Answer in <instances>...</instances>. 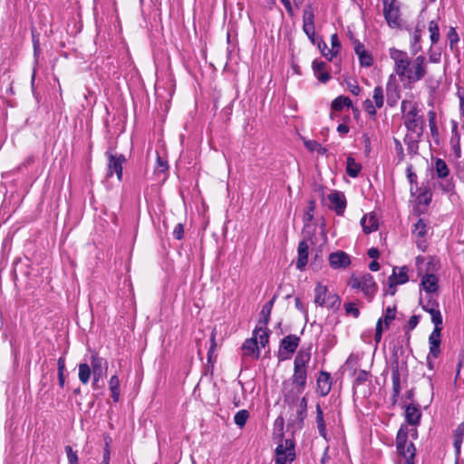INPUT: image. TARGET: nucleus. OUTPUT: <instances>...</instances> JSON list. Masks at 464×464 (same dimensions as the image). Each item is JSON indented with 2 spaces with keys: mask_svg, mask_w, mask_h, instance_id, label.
<instances>
[{
  "mask_svg": "<svg viewBox=\"0 0 464 464\" xmlns=\"http://www.w3.org/2000/svg\"><path fill=\"white\" fill-rule=\"evenodd\" d=\"M285 419L278 416L274 421V440H278V445L275 450L276 464H286L295 459V443L293 439H284Z\"/></svg>",
  "mask_w": 464,
  "mask_h": 464,
  "instance_id": "obj_1",
  "label": "nucleus"
},
{
  "mask_svg": "<svg viewBox=\"0 0 464 464\" xmlns=\"http://www.w3.org/2000/svg\"><path fill=\"white\" fill-rule=\"evenodd\" d=\"M409 428L401 424L396 435L397 454L403 458L405 464H414L416 448L412 441H408Z\"/></svg>",
  "mask_w": 464,
  "mask_h": 464,
  "instance_id": "obj_2",
  "label": "nucleus"
},
{
  "mask_svg": "<svg viewBox=\"0 0 464 464\" xmlns=\"http://www.w3.org/2000/svg\"><path fill=\"white\" fill-rule=\"evenodd\" d=\"M402 365H400V361L398 357V353L396 351L392 353V364H391V370H392V395H391V402L392 405H395L398 402L401 391V371H405V375L408 374V367L407 362H402Z\"/></svg>",
  "mask_w": 464,
  "mask_h": 464,
  "instance_id": "obj_3",
  "label": "nucleus"
},
{
  "mask_svg": "<svg viewBox=\"0 0 464 464\" xmlns=\"http://www.w3.org/2000/svg\"><path fill=\"white\" fill-rule=\"evenodd\" d=\"M308 400L306 396L301 398L295 419H289L287 430L294 435L296 431L303 430L304 420L307 417Z\"/></svg>",
  "mask_w": 464,
  "mask_h": 464,
  "instance_id": "obj_4",
  "label": "nucleus"
},
{
  "mask_svg": "<svg viewBox=\"0 0 464 464\" xmlns=\"http://www.w3.org/2000/svg\"><path fill=\"white\" fill-rule=\"evenodd\" d=\"M383 15L392 28L401 27L400 3L397 0H383Z\"/></svg>",
  "mask_w": 464,
  "mask_h": 464,
  "instance_id": "obj_5",
  "label": "nucleus"
},
{
  "mask_svg": "<svg viewBox=\"0 0 464 464\" xmlns=\"http://www.w3.org/2000/svg\"><path fill=\"white\" fill-rule=\"evenodd\" d=\"M106 156L108 160L106 177L111 178L115 173L117 179L121 181L123 178L122 166L127 160L125 156L123 154H114L111 151H106Z\"/></svg>",
  "mask_w": 464,
  "mask_h": 464,
  "instance_id": "obj_6",
  "label": "nucleus"
},
{
  "mask_svg": "<svg viewBox=\"0 0 464 464\" xmlns=\"http://www.w3.org/2000/svg\"><path fill=\"white\" fill-rule=\"evenodd\" d=\"M300 337L295 334H288L284 337L279 344L278 357L280 360L289 358V355L295 353L300 343Z\"/></svg>",
  "mask_w": 464,
  "mask_h": 464,
  "instance_id": "obj_7",
  "label": "nucleus"
},
{
  "mask_svg": "<svg viewBox=\"0 0 464 464\" xmlns=\"http://www.w3.org/2000/svg\"><path fill=\"white\" fill-rule=\"evenodd\" d=\"M290 387H295L297 392H303L306 387L307 382V369H301L294 367L293 375L285 380L282 383H289Z\"/></svg>",
  "mask_w": 464,
  "mask_h": 464,
  "instance_id": "obj_8",
  "label": "nucleus"
},
{
  "mask_svg": "<svg viewBox=\"0 0 464 464\" xmlns=\"http://www.w3.org/2000/svg\"><path fill=\"white\" fill-rule=\"evenodd\" d=\"M90 363L93 377L103 378L106 376L108 371L106 359L100 357L96 352H93L90 358Z\"/></svg>",
  "mask_w": 464,
  "mask_h": 464,
  "instance_id": "obj_9",
  "label": "nucleus"
},
{
  "mask_svg": "<svg viewBox=\"0 0 464 464\" xmlns=\"http://www.w3.org/2000/svg\"><path fill=\"white\" fill-rule=\"evenodd\" d=\"M359 290H361L364 296L368 299V301H372L373 296L375 295L378 285L375 283L373 276L366 273L361 276V284Z\"/></svg>",
  "mask_w": 464,
  "mask_h": 464,
  "instance_id": "obj_10",
  "label": "nucleus"
},
{
  "mask_svg": "<svg viewBox=\"0 0 464 464\" xmlns=\"http://www.w3.org/2000/svg\"><path fill=\"white\" fill-rule=\"evenodd\" d=\"M421 410L419 404L410 403L405 406L404 418L406 425L418 427L420 424Z\"/></svg>",
  "mask_w": 464,
  "mask_h": 464,
  "instance_id": "obj_11",
  "label": "nucleus"
},
{
  "mask_svg": "<svg viewBox=\"0 0 464 464\" xmlns=\"http://www.w3.org/2000/svg\"><path fill=\"white\" fill-rule=\"evenodd\" d=\"M397 267H393L392 274L388 278V285L390 288H393L392 291L390 292L391 295H394L396 293V286L399 285H403L409 281V276L407 275L408 268L407 266H401L399 268V273H396Z\"/></svg>",
  "mask_w": 464,
  "mask_h": 464,
  "instance_id": "obj_12",
  "label": "nucleus"
},
{
  "mask_svg": "<svg viewBox=\"0 0 464 464\" xmlns=\"http://www.w3.org/2000/svg\"><path fill=\"white\" fill-rule=\"evenodd\" d=\"M413 72H409L407 79L410 83L420 81L426 74L425 57L419 55L414 59Z\"/></svg>",
  "mask_w": 464,
  "mask_h": 464,
  "instance_id": "obj_13",
  "label": "nucleus"
},
{
  "mask_svg": "<svg viewBox=\"0 0 464 464\" xmlns=\"http://www.w3.org/2000/svg\"><path fill=\"white\" fill-rule=\"evenodd\" d=\"M329 264L334 269L346 268L351 264V258L347 253L340 250L329 255Z\"/></svg>",
  "mask_w": 464,
  "mask_h": 464,
  "instance_id": "obj_14",
  "label": "nucleus"
},
{
  "mask_svg": "<svg viewBox=\"0 0 464 464\" xmlns=\"http://www.w3.org/2000/svg\"><path fill=\"white\" fill-rule=\"evenodd\" d=\"M328 199L333 205V209L335 211L336 215H343L347 206L344 194L341 191L335 190L328 195Z\"/></svg>",
  "mask_w": 464,
  "mask_h": 464,
  "instance_id": "obj_15",
  "label": "nucleus"
},
{
  "mask_svg": "<svg viewBox=\"0 0 464 464\" xmlns=\"http://www.w3.org/2000/svg\"><path fill=\"white\" fill-rule=\"evenodd\" d=\"M331 375L329 372L321 371L316 381V392L322 396H326L331 391Z\"/></svg>",
  "mask_w": 464,
  "mask_h": 464,
  "instance_id": "obj_16",
  "label": "nucleus"
},
{
  "mask_svg": "<svg viewBox=\"0 0 464 464\" xmlns=\"http://www.w3.org/2000/svg\"><path fill=\"white\" fill-rule=\"evenodd\" d=\"M386 95H387V104L390 107H394L400 99V92L398 91V86L395 83V77L393 74H391L386 84Z\"/></svg>",
  "mask_w": 464,
  "mask_h": 464,
  "instance_id": "obj_17",
  "label": "nucleus"
},
{
  "mask_svg": "<svg viewBox=\"0 0 464 464\" xmlns=\"http://www.w3.org/2000/svg\"><path fill=\"white\" fill-rule=\"evenodd\" d=\"M353 48L359 57L361 66L370 67L372 65V56L365 50L363 44L360 41H353Z\"/></svg>",
  "mask_w": 464,
  "mask_h": 464,
  "instance_id": "obj_18",
  "label": "nucleus"
},
{
  "mask_svg": "<svg viewBox=\"0 0 464 464\" xmlns=\"http://www.w3.org/2000/svg\"><path fill=\"white\" fill-rule=\"evenodd\" d=\"M313 28H314V13L312 4L305 5L303 14V30L305 34H313Z\"/></svg>",
  "mask_w": 464,
  "mask_h": 464,
  "instance_id": "obj_19",
  "label": "nucleus"
},
{
  "mask_svg": "<svg viewBox=\"0 0 464 464\" xmlns=\"http://www.w3.org/2000/svg\"><path fill=\"white\" fill-rule=\"evenodd\" d=\"M464 439V422L459 424L453 431V447L455 450V464H459L461 453V445Z\"/></svg>",
  "mask_w": 464,
  "mask_h": 464,
  "instance_id": "obj_20",
  "label": "nucleus"
},
{
  "mask_svg": "<svg viewBox=\"0 0 464 464\" xmlns=\"http://www.w3.org/2000/svg\"><path fill=\"white\" fill-rule=\"evenodd\" d=\"M282 395L284 399V402L287 404L290 408L297 402L298 396L301 392H297V390L295 387H290L289 383H282Z\"/></svg>",
  "mask_w": 464,
  "mask_h": 464,
  "instance_id": "obj_21",
  "label": "nucleus"
},
{
  "mask_svg": "<svg viewBox=\"0 0 464 464\" xmlns=\"http://www.w3.org/2000/svg\"><path fill=\"white\" fill-rule=\"evenodd\" d=\"M242 350L244 355L252 356L254 359H259L260 357V349L257 345V337L253 336L251 338H247L242 344Z\"/></svg>",
  "mask_w": 464,
  "mask_h": 464,
  "instance_id": "obj_22",
  "label": "nucleus"
},
{
  "mask_svg": "<svg viewBox=\"0 0 464 464\" xmlns=\"http://www.w3.org/2000/svg\"><path fill=\"white\" fill-rule=\"evenodd\" d=\"M325 67L326 63L323 61H318L317 59H315L312 63L314 74L316 77V79L322 83H326L331 78L329 72L325 71Z\"/></svg>",
  "mask_w": 464,
  "mask_h": 464,
  "instance_id": "obj_23",
  "label": "nucleus"
},
{
  "mask_svg": "<svg viewBox=\"0 0 464 464\" xmlns=\"http://www.w3.org/2000/svg\"><path fill=\"white\" fill-rule=\"evenodd\" d=\"M311 349L312 344L310 343L308 347H303L298 351L294 361V367L307 369V364L311 360Z\"/></svg>",
  "mask_w": 464,
  "mask_h": 464,
  "instance_id": "obj_24",
  "label": "nucleus"
},
{
  "mask_svg": "<svg viewBox=\"0 0 464 464\" xmlns=\"http://www.w3.org/2000/svg\"><path fill=\"white\" fill-rule=\"evenodd\" d=\"M297 252L298 257L295 266L298 270L303 271L307 265L309 255V246L305 240L299 243Z\"/></svg>",
  "mask_w": 464,
  "mask_h": 464,
  "instance_id": "obj_25",
  "label": "nucleus"
},
{
  "mask_svg": "<svg viewBox=\"0 0 464 464\" xmlns=\"http://www.w3.org/2000/svg\"><path fill=\"white\" fill-rule=\"evenodd\" d=\"M420 285L429 294L438 292L439 278L434 274H426L421 278Z\"/></svg>",
  "mask_w": 464,
  "mask_h": 464,
  "instance_id": "obj_26",
  "label": "nucleus"
},
{
  "mask_svg": "<svg viewBox=\"0 0 464 464\" xmlns=\"http://www.w3.org/2000/svg\"><path fill=\"white\" fill-rule=\"evenodd\" d=\"M277 298V295L275 294L274 296L264 304L262 307V310L260 312V319L258 321L259 324L264 325L265 327L267 326L269 320H270V314L272 308L274 306V304Z\"/></svg>",
  "mask_w": 464,
  "mask_h": 464,
  "instance_id": "obj_27",
  "label": "nucleus"
},
{
  "mask_svg": "<svg viewBox=\"0 0 464 464\" xmlns=\"http://www.w3.org/2000/svg\"><path fill=\"white\" fill-rule=\"evenodd\" d=\"M361 225L365 234H370L379 228V222L374 214H371L369 217L363 216L361 219Z\"/></svg>",
  "mask_w": 464,
  "mask_h": 464,
  "instance_id": "obj_28",
  "label": "nucleus"
},
{
  "mask_svg": "<svg viewBox=\"0 0 464 464\" xmlns=\"http://www.w3.org/2000/svg\"><path fill=\"white\" fill-rule=\"evenodd\" d=\"M404 125L408 131L416 134L417 138H420L423 134V118L405 120Z\"/></svg>",
  "mask_w": 464,
  "mask_h": 464,
  "instance_id": "obj_29",
  "label": "nucleus"
},
{
  "mask_svg": "<svg viewBox=\"0 0 464 464\" xmlns=\"http://www.w3.org/2000/svg\"><path fill=\"white\" fill-rule=\"evenodd\" d=\"M315 209V200L310 199L308 201L307 208L304 213L303 220L304 222L303 233H310L309 229L311 228L310 222L314 219V212Z\"/></svg>",
  "mask_w": 464,
  "mask_h": 464,
  "instance_id": "obj_30",
  "label": "nucleus"
},
{
  "mask_svg": "<svg viewBox=\"0 0 464 464\" xmlns=\"http://www.w3.org/2000/svg\"><path fill=\"white\" fill-rule=\"evenodd\" d=\"M316 424L319 435L324 438L326 441L329 440L328 433L326 430V423L324 418V412L320 404L316 405Z\"/></svg>",
  "mask_w": 464,
  "mask_h": 464,
  "instance_id": "obj_31",
  "label": "nucleus"
},
{
  "mask_svg": "<svg viewBox=\"0 0 464 464\" xmlns=\"http://www.w3.org/2000/svg\"><path fill=\"white\" fill-rule=\"evenodd\" d=\"M451 137H450V145L456 154L457 157H460V136L458 131V122L452 121V130H451Z\"/></svg>",
  "mask_w": 464,
  "mask_h": 464,
  "instance_id": "obj_32",
  "label": "nucleus"
},
{
  "mask_svg": "<svg viewBox=\"0 0 464 464\" xmlns=\"http://www.w3.org/2000/svg\"><path fill=\"white\" fill-rule=\"evenodd\" d=\"M362 167L361 163L355 161V160L349 156L346 159V173L351 178H357L360 174Z\"/></svg>",
  "mask_w": 464,
  "mask_h": 464,
  "instance_id": "obj_33",
  "label": "nucleus"
},
{
  "mask_svg": "<svg viewBox=\"0 0 464 464\" xmlns=\"http://www.w3.org/2000/svg\"><path fill=\"white\" fill-rule=\"evenodd\" d=\"M407 145L408 153L414 156L419 152L420 138L414 137L412 134H406L403 140Z\"/></svg>",
  "mask_w": 464,
  "mask_h": 464,
  "instance_id": "obj_34",
  "label": "nucleus"
},
{
  "mask_svg": "<svg viewBox=\"0 0 464 464\" xmlns=\"http://www.w3.org/2000/svg\"><path fill=\"white\" fill-rule=\"evenodd\" d=\"M253 336L257 337V344L260 343L261 347H265L269 342V331L262 324L256 327Z\"/></svg>",
  "mask_w": 464,
  "mask_h": 464,
  "instance_id": "obj_35",
  "label": "nucleus"
},
{
  "mask_svg": "<svg viewBox=\"0 0 464 464\" xmlns=\"http://www.w3.org/2000/svg\"><path fill=\"white\" fill-rule=\"evenodd\" d=\"M327 286L318 283L314 288V303L320 306L326 304Z\"/></svg>",
  "mask_w": 464,
  "mask_h": 464,
  "instance_id": "obj_36",
  "label": "nucleus"
},
{
  "mask_svg": "<svg viewBox=\"0 0 464 464\" xmlns=\"http://www.w3.org/2000/svg\"><path fill=\"white\" fill-rule=\"evenodd\" d=\"M352 107V100L347 96L340 95L336 97L331 103V109L335 111H341L344 107Z\"/></svg>",
  "mask_w": 464,
  "mask_h": 464,
  "instance_id": "obj_37",
  "label": "nucleus"
},
{
  "mask_svg": "<svg viewBox=\"0 0 464 464\" xmlns=\"http://www.w3.org/2000/svg\"><path fill=\"white\" fill-rule=\"evenodd\" d=\"M421 28L417 25L412 34V40L411 43V54L415 55L421 50L420 39H421Z\"/></svg>",
  "mask_w": 464,
  "mask_h": 464,
  "instance_id": "obj_38",
  "label": "nucleus"
},
{
  "mask_svg": "<svg viewBox=\"0 0 464 464\" xmlns=\"http://www.w3.org/2000/svg\"><path fill=\"white\" fill-rule=\"evenodd\" d=\"M110 390L111 392V398L114 402H118L120 400L121 391H120V380L119 377L115 374L112 375L109 382Z\"/></svg>",
  "mask_w": 464,
  "mask_h": 464,
  "instance_id": "obj_39",
  "label": "nucleus"
},
{
  "mask_svg": "<svg viewBox=\"0 0 464 464\" xmlns=\"http://www.w3.org/2000/svg\"><path fill=\"white\" fill-rule=\"evenodd\" d=\"M309 40L313 44L317 45L318 49L320 50L321 53L327 57L328 53H325V50L327 49V45L324 43V39L321 36H318L315 34V30L313 28V34H306Z\"/></svg>",
  "mask_w": 464,
  "mask_h": 464,
  "instance_id": "obj_40",
  "label": "nucleus"
},
{
  "mask_svg": "<svg viewBox=\"0 0 464 464\" xmlns=\"http://www.w3.org/2000/svg\"><path fill=\"white\" fill-rule=\"evenodd\" d=\"M435 171L439 179H445L450 174V169L446 162L442 159H437L435 160Z\"/></svg>",
  "mask_w": 464,
  "mask_h": 464,
  "instance_id": "obj_41",
  "label": "nucleus"
},
{
  "mask_svg": "<svg viewBox=\"0 0 464 464\" xmlns=\"http://www.w3.org/2000/svg\"><path fill=\"white\" fill-rule=\"evenodd\" d=\"M411 60L410 58L407 60L399 61L398 63H395V72L401 78L406 77L409 73V72H412L410 69Z\"/></svg>",
  "mask_w": 464,
  "mask_h": 464,
  "instance_id": "obj_42",
  "label": "nucleus"
},
{
  "mask_svg": "<svg viewBox=\"0 0 464 464\" xmlns=\"http://www.w3.org/2000/svg\"><path fill=\"white\" fill-rule=\"evenodd\" d=\"M420 194L417 197V201L419 205H424L425 207H428L431 200H432V193L430 192V188H420Z\"/></svg>",
  "mask_w": 464,
  "mask_h": 464,
  "instance_id": "obj_43",
  "label": "nucleus"
},
{
  "mask_svg": "<svg viewBox=\"0 0 464 464\" xmlns=\"http://www.w3.org/2000/svg\"><path fill=\"white\" fill-rule=\"evenodd\" d=\"M91 374H92V370H91V366L88 363L83 362V363L79 364V374L78 375H79V380L81 381V382L82 384H86L89 382Z\"/></svg>",
  "mask_w": 464,
  "mask_h": 464,
  "instance_id": "obj_44",
  "label": "nucleus"
},
{
  "mask_svg": "<svg viewBox=\"0 0 464 464\" xmlns=\"http://www.w3.org/2000/svg\"><path fill=\"white\" fill-rule=\"evenodd\" d=\"M332 48L328 51V56L326 57L329 61L333 60V57L337 56L341 49V43L339 41L337 34H334L331 36Z\"/></svg>",
  "mask_w": 464,
  "mask_h": 464,
  "instance_id": "obj_45",
  "label": "nucleus"
},
{
  "mask_svg": "<svg viewBox=\"0 0 464 464\" xmlns=\"http://www.w3.org/2000/svg\"><path fill=\"white\" fill-rule=\"evenodd\" d=\"M427 313H429L431 316V322L434 324V328L442 329L443 320L442 315L439 308L431 307L430 309H427Z\"/></svg>",
  "mask_w": 464,
  "mask_h": 464,
  "instance_id": "obj_46",
  "label": "nucleus"
},
{
  "mask_svg": "<svg viewBox=\"0 0 464 464\" xmlns=\"http://www.w3.org/2000/svg\"><path fill=\"white\" fill-rule=\"evenodd\" d=\"M429 31L431 45L436 44L440 40V28L436 21L432 20L429 23Z\"/></svg>",
  "mask_w": 464,
  "mask_h": 464,
  "instance_id": "obj_47",
  "label": "nucleus"
},
{
  "mask_svg": "<svg viewBox=\"0 0 464 464\" xmlns=\"http://www.w3.org/2000/svg\"><path fill=\"white\" fill-rule=\"evenodd\" d=\"M305 148L310 151H317L320 155H325L327 153V149L323 147L319 142L316 140H306L304 141Z\"/></svg>",
  "mask_w": 464,
  "mask_h": 464,
  "instance_id": "obj_48",
  "label": "nucleus"
},
{
  "mask_svg": "<svg viewBox=\"0 0 464 464\" xmlns=\"http://www.w3.org/2000/svg\"><path fill=\"white\" fill-rule=\"evenodd\" d=\"M412 234L417 237H424L427 234V224L422 218H419L414 224Z\"/></svg>",
  "mask_w": 464,
  "mask_h": 464,
  "instance_id": "obj_49",
  "label": "nucleus"
},
{
  "mask_svg": "<svg viewBox=\"0 0 464 464\" xmlns=\"http://www.w3.org/2000/svg\"><path fill=\"white\" fill-rule=\"evenodd\" d=\"M396 311V305L388 306L386 308L384 317L382 318V324L384 323L387 329L390 327L391 323L395 319Z\"/></svg>",
  "mask_w": 464,
  "mask_h": 464,
  "instance_id": "obj_50",
  "label": "nucleus"
},
{
  "mask_svg": "<svg viewBox=\"0 0 464 464\" xmlns=\"http://www.w3.org/2000/svg\"><path fill=\"white\" fill-rule=\"evenodd\" d=\"M249 418V412L246 410L238 411L234 416V422L239 427L243 428Z\"/></svg>",
  "mask_w": 464,
  "mask_h": 464,
  "instance_id": "obj_51",
  "label": "nucleus"
},
{
  "mask_svg": "<svg viewBox=\"0 0 464 464\" xmlns=\"http://www.w3.org/2000/svg\"><path fill=\"white\" fill-rule=\"evenodd\" d=\"M372 99H373V102H374V105L377 107V108H382L383 106V103H384V96H383V89L382 86H376L373 90V95H372Z\"/></svg>",
  "mask_w": 464,
  "mask_h": 464,
  "instance_id": "obj_52",
  "label": "nucleus"
},
{
  "mask_svg": "<svg viewBox=\"0 0 464 464\" xmlns=\"http://www.w3.org/2000/svg\"><path fill=\"white\" fill-rule=\"evenodd\" d=\"M440 267V259L437 256H430L426 263L427 274H434Z\"/></svg>",
  "mask_w": 464,
  "mask_h": 464,
  "instance_id": "obj_53",
  "label": "nucleus"
},
{
  "mask_svg": "<svg viewBox=\"0 0 464 464\" xmlns=\"http://www.w3.org/2000/svg\"><path fill=\"white\" fill-rule=\"evenodd\" d=\"M111 442V439L109 435L104 436V448H103V455L102 461L101 464H110L111 459V449L110 444Z\"/></svg>",
  "mask_w": 464,
  "mask_h": 464,
  "instance_id": "obj_54",
  "label": "nucleus"
},
{
  "mask_svg": "<svg viewBox=\"0 0 464 464\" xmlns=\"http://www.w3.org/2000/svg\"><path fill=\"white\" fill-rule=\"evenodd\" d=\"M326 305L333 310H338L341 305V298L337 294H331L327 296Z\"/></svg>",
  "mask_w": 464,
  "mask_h": 464,
  "instance_id": "obj_55",
  "label": "nucleus"
},
{
  "mask_svg": "<svg viewBox=\"0 0 464 464\" xmlns=\"http://www.w3.org/2000/svg\"><path fill=\"white\" fill-rule=\"evenodd\" d=\"M390 56L395 63L409 59V56L406 52L398 50L396 48L390 49Z\"/></svg>",
  "mask_w": 464,
  "mask_h": 464,
  "instance_id": "obj_56",
  "label": "nucleus"
},
{
  "mask_svg": "<svg viewBox=\"0 0 464 464\" xmlns=\"http://www.w3.org/2000/svg\"><path fill=\"white\" fill-rule=\"evenodd\" d=\"M343 308L347 314H351L354 318H358L361 314L360 310L356 307V304L353 302L344 303Z\"/></svg>",
  "mask_w": 464,
  "mask_h": 464,
  "instance_id": "obj_57",
  "label": "nucleus"
},
{
  "mask_svg": "<svg viewBox=\"0 0 464 464\" xmlns=\"http://www.w3.org/2000/svg\"><path fill=\"white\" fill-rule=\"evenodd\" d=\"M369 375H370V372L365 370L358 371L357 375L353 381V388L355 386L364 383L367 381Z\"/></svg>",
  "mask_w": 464,
  "mask_h": 464,
  "instance_id": "obj_58",
  "label": "nucleus"
},
{
  "mask_svg": "<svg viewBox=\"0 0 464 464\" xmlns=\"http://www.w3.org/2000/svg\"><path fill=\"white\" fill-rule=\"evenodd\" d=\"M65 452L70 464H79L77 451H74L70 445L65 446Z\"/></svg>",
  "mask_w": 464,
  "mask_h": 464,
  "instance_id": "obj_59",
  "label": "nucleus"
},
{
  "mask_svg": "<svg viewBox=\"0 0 464 464\" xmlns=\"http://www.w3.org/2000/svg\"><path fill=\"white\" fill-rule=\"evenodd\" d=\"M447 39L450 42V45L451 49L459 41V34L454 27L450 28V30L447 34Z\"/></svg>",
  "mask_w": 464,
  "mask_h": 464,
  "instance_id": "obj_60",
  "label": "nucleus"
},
{
  "mask_svg": "<svg viewBox=\"0 0 464 464\" xmlns=\"http://www.w3.org/2000/svg\"><path fill=\"white\" fill-rule=\"evenodd\" d=\"M362 107L364 111L371 116L375 117L376 116V106L372 103V102L370 99H366L363 103Z\"/></svg>",
  "mask_w": 464,
  "mask_h": 464,
  "instance_id": "obj_61",
  "label": "nucleus"
},
{
  "mask_svg": "<svg viewBox=\"0 0 464 464\" xmlns=\"http://www.w3.org/2000/svg\"><path fill=\"white\" fill-rule=\"evenodd\" d=\"M441 330L440 328H434L432 333L430 334L429 337V343L430 344H435V343H441Z\"/></svg>",
  "mask_w": 464,
  "mask_h": 464,
  "instance_id": "obj_62",
  "label": "nucleus"
},
{
  "mask_svg": "<svg viewBox=\"0 0 464 464\" xmlns=\"http://www.w3.org/2000/svg\"><path fill=\"white\" fill-rule=\"evenodd\" d=\"M420 322V315H411L407 323V324L405 325L404 329L406 331V334H408V333L413 329H415V327L418 325Z\"/></svg>",
  "mask_w": 464,
  "mask_h": 464,
  "instance_id": "obj_63",
  "label": "nucleus"
},
{
  "mask_svg": "<svg viewBox=\"0 0 464 464\" xmlns=\"http://www.w3.org/2000/svg\"><path fill=\"white\" fill-rule=\"evenodd\" d=\"M439 187L440 188V189L443 192L449 193V192H452L454 190L455 185H454L453 180L450 179H447L445 181L440 182L439 184Z\"/></svg>",
  "mask_w": 464,
  "mask_h": 464,
  "instance_id": "obj_64",
  "label": "nucleus"
}]
</instances>
